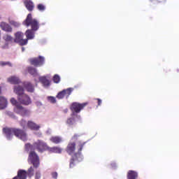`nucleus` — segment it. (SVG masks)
<instances>
[{"label":"nucleus","instance_id":"nucleus-1","mask_svg":"<svg viewBox=\"0 0 179 179\" xmlns=\"http://www.w3.org/2000/svg\"><path fill=\"white\" fill-rule=\"evenodd\" d=\"M85 144L86 143H82L80 141L77 143V146L75 142H71L68 144L66 148V152H67L68 155L71 156L69 164L70 169H73V167L76 166V163H79V162H82V160H83L81 152ZM76 148L78 152H75Z\"/></svg>","mask_w":179,"mask_h":179},{"label":"nucleus","instance_id":"nucleus-2","mask_svg":"<svg viewBox=\"0 0 179 179\" xmlns=\"http://www.w3.org/2000/svg\"><path fill=\"white\" fill-rule=\"evenodd\" d=\"M22 24L26 27H31V29H27L25 31V36L27 41L29 40H33L34 38L35 31H37L40 29V23L36 19H33L31 13L27 15L25 20L23 21Z\"/></svg>","mask_w":179,"mask_h":179},{"label":"nucleus","instance_id":"nucleus-3","mask_svg":"<svg viewBox=\"0 0 179 179\" xmlns=\"http://www.w3.org/2000/svg\"><path fill=\"white\" fill-rule=\"evenodd\" d=\"M3 132L8 139H12L14 135L16 138H18V139L23 141V142H26V141H27V133L22 129L3 128Z\"/></svg>","mask_w":179,"mask_h":179},{"label":"nucleus","instance_id":"nucleus-4","mask_svg":"<svg viewBox=\"0 0 179 179\" xmlns=\"http://www.w3.org/2000/svg\"><path fill=\"white\" fill-rule=\"evenodd\" d=\"M88 104V102H85L83 103L78 102L72 103L70 106V110L72 112L71 115H76V114H79V113H80V111L83 110V108L86 107V106H87Z\"/></svg>","mask_w":179,"mask_h":179},{"label":"nucleus","instance_id":"nucleus-5","mask_svg":"<svg viewBox=\"0 0 179 179\" xmlns=\"http://www.w3.org/2000/svg\"><path fill=\"white\" fill-rule=\"evenodd\" d=\"M34 148H35L38 152H40V153L48 150V145H47V143L41 140H38L34 143Z\"/></svg>","mask_w":179,"mask_h":179},{"label":"nucleus","instance_id":"nucleus-6","mask_svg":"<svg viewBox=\"0 0 179 179\" xmlns=\"http://www.w3.org/2000/svg\"><path fill=\"white\" fill-rule=\"evenodd\" d=\"M28 160H30L35 169H37L40 166V159L38 158V155H37L34 151H31L29 153Z\"/></svg>","mask_w":179,"mask_h":179},{"label":"nucleus","instance_id":"nucleus-7","mask_svg":"<svg viewBox=\"0 0 179 179\" xmlns=\"http://www.w3.org/2000/svg\"><path fill=\"white\" fill-rule=\"evenodd\" d=\"M45 61V59L43 56H39L38 57H34L29 59L31 65H34V66H42V65H44Z\"/></svg>","mask_w":179,"mask_h":179},{"label":"nucleus","instance_id":"nucleus-8","mask_svg":"<svg viewBox=\"0 0 179 179\" xmlns=\"http://www.w3.org/2000/svg\"><path fill=\"white\" fill-rule=\"evenodd\" d=\"M17 100L19 103L23 106H30V104H31V98L26 94L17 96Z\"/></svg>","mask_w":179,"mask_h":179},{"label":"nucleus","instance_id":"nucleus-9","mask_svg":"<svg viewBox=\"0 0 179 179\" xmlns=\"http://www.w3.org/2000/svg\"><path fill=\"white\" fill-rule=\"evenodd\" d=\"M24 34L20 31L15 33V43H17L20 45H26L27 44V39H23Z\"/></svg>","mask_w":179,"mask_h":179},{"label":"nucleus","instance_id":"nucleus-10","mask_svg":"<svg viewBox=\"0 0 179 179\" xmlns=\"http://www.w3.org/2000/svg\"><path fill=\"white\" fill-rule=\"evenodd\" d=\"M72 92H73V88H67L66 90H63L62 92H59L57 95L56 96L57 99H59V100H61L64 99V97H69L71 96Z\"/></svg>","mask_w":179,"mask_h":179},{"label":"nucleus","instance_id":"nucleus-11","mask_svg":"<svg viewBox=\"0 0 179 179\" xmlns=\"http://www.w3.org/2000/svg\"><path fill=\"white\" fill-rule=\"evenodd\" d=\"M14 111L16 114H20V115H29V110L24 108L22 105H18L17 107L14 108Z\"/></svg>","mask_w":179,"mask_h":179},{"label":"nucleus","instance_id":"nucleus-12","mask_svg":"<svg viewBox=\"0 0 179 179\" xmlns=\"http://www.w3.org/2000/svg\"><path fill=\"white\" fill-rule=\"evenodd\" d=\"M0 27L3 31H6V33H12L13 29L10 25L5 22H1L0 23Z\"/></svg>","mask_w":179,"mask_h":179},{"label":"nucleus","instance_id":"nucleus-13","mask_svg":"<svg viewBox=\"0 0 179 179\" xmlns=\"http://www.w3.org/2000/svg\"><path fill=\"white\" fill-rule=\"evenodd\" d=\"M13 92L14 93H15V94L17 95V97H19L20 96H23V94H24V89L20 85L15 86Z\"/></svg>","mask_w":179,"mask_h":179},{"label":"nucleus","instance_id":"nucleus-14","mask_svg":"<svg viewBox=\"0 0 179 179\" xmlns=\"http://www.w3.org/2000/svg\"><path fill=\"white\" fill-rule=\"evenodd\" d=\"M27 125L29 129H31V131H38V129H40V125L32 121H28Z\"/></svg>","mask_w":179,"mask_h":179},{"label":"nucleus","instance_id":"nucleus-15","mask_svg":"<svg viewBox=\"0 0 179 179\" xmlns=\"http://www.w3.org/2000/svg\"><path fill=\"white\" fill-rule=\"evenodd\" d=\"M24 5H25V7L27 8V10L29 12L33 11L34 9V3L31 1V0H26L24 1Z\"/></svg>","mask_w":179,"mask_h":179},{"label":"nucleus","instance_id":"nucleus-16","mask_svg":"<svg viewBox=\"0 0 179 179\" xmlns=\"http://www.w3.org/2000/svg\"><path fill=\"white\" fill-rule=\"evenodd\" d=\"M23 86L24 89H26L27 91L29 92V93H33L34 92V86L32 83L29 82H25L23 83Z\"/></svg>","mask_w":179,"mask_h":179},{"label":"nucleus","instance_id":"nucleus-17","mask_svg":"<svg viewBox=\"0 0 179 179\" xmlns=\"http://www.w3.org/2000/svg\"><path fill=\"white\" fill-rule=\"evenodd\" d=\"M8 107V100L3 96H0V110H4Z\"/></svg>","mask_w":179,"mask_h":179},{"label":"nucleus","instance_id":"nucleus-18","mask_svg":"<svg viewBox=\"0 0 179 179\" xmlns=\"http://www.w3.org/2000/svg\"><path fill=\"white\" fill-rule=\"evenodd\" d=\"M8 82L12 85H19L20 83V79L16 76H11L8 78Z\"/></svg>","mask_w":179,"mask_h":179},{"label":"nucleus","instance_id":"nucleus-19","mask_svg":"<svg viewBox=\"0 0 179 179\" xmlns=\"http://www.w3.org/2000/svg\"><path fill=\"white\" fill-rule=\"evenodd\" d=\"M39 81L45 87H48L50 85V80L47 79V78L44 76L39 77Z\"/></svg>","mask_w":179,"mask_h":179},{"label":"nucleus","instance_id":"nucleus-20","mask_svg":"<svg viewBox=\"0 0 179 179\" xmlns=\"http://www.w3.org/2000/svg\"><path fill=\"white\" fill-rule=\"evenodd\" d=\"M48 152L50 153H62V149L59 148V147H50L48 148Z\"/></svg>","mask_w":179,"mask_h":179},{"label":"nucleus","instance_id":"nucleus-21","mask_svg":"<svg viewBox=\"0 0 179 179\" xmlns=\"http://www.w3.org/2000/svg\"><path fill=\"white\" fill-rule=\"evenodd\" d=\"M50 141L52 143H55L56 145H58V143H61V142H62V138L61 136H52L50 138Z\"/></svg>","mask_w":179,"mask_h":179},{"label":"nucleus","instance_id":"nucleus-22","mask_svg":"<svg viewBox=\"0 0 179 179\" xmlns=\"http://www.w3.org/2000/svg\"><path fill=\"white\" fill-rule=\"evenodd\" d=\"M138 178V173L135 171H129L127 173V179Z\"/></svg>","mask_w":179,"mask_h":179},{"label":"nucleus","instance_id":"nucleus-23","mask_svg":"<svg viewBox=\"0 0 179 179\" xmlns=\"http://www.w3.org/2000/svg\"><path fill=\"white\" fill-rule=\"evenodd\" d=\"M8 23L14 27H19L20 26L19 22L11 20L10 17L8 18Z\"/></svg>","mask_w":179,"mask_h":179},{"label":"nucleus","instance_id":"nucleus-24","mask_svg":"<svg viewBox=\"0 0 179 179\" xmlns=\"http://www.w3.org/2000/svg\"><path fill=\"white\" fill-rule=\"evenodd\" d=\"M28 72L30 73V75H32L33 76H37V69L34 67H29L28 68Z\"/></svg>","mask_w":179,"mask_h":179},{"label":"nucleus","instance_id":"nucleus-25","mask_svg":"<svg viewBox=\"0 0 179 179\" xmlns=\"http://www.w3.org/2000/svg\"><path fill=\"white\" fill-rule=\"evenodd\" d=\"M75 118L73 117H70L66 120V124H68V125H69L70 127H72V125H75Z\"/></svg>","mask_w":179,"mask_h":179},{"label":"nucleus","instance_id":"nucleus-26","mask_svg":"<svg viewBox=\"0 0 179 179\" xmlns=\"http://www.w3.org/2000/svg\"><path fill=\"white\" fill-rule=\"evenodd\" d=\"M10 101L13 106H15V107H17V106H22L15 98H11Z\"/></svg>","mask_w":179,"mask_h":179},{"label":"nucleus","instance_id":"nucleus-27","mask_svg":"<svg viewBox=\"0 0 179 179\" xmlns=\"http://www.w3.org/2000/svg\"><path fill=\"white\" fill-rule=\"evenodd\" d=\"M3 40L8 43L9 41H12V40H13V38H12L9 34H6L3 36Z\"/></svg>","mask_w":179,"mask_h":179},{"label":"nucleus","instance_id":"nucleus-28","mask_svg":"<svg viewBox=\"0 0 179 179\" xmlns=\"http://www.w3.org/2000/svg\"><path fill=\"white\" fill-rule=\"evenodd\" d=\"M52 80L54 83H59V82H61V77H59L58 74H55L53 76Z\"/></svg>","mask_w":179,"mask_h":179},{"label":"nucleus","instance_id":"nucleus-29","mask_svg":"<svg viewBox=\"0 0 179 179\" xmlns=\"http://www.w3.org/2000/svg\"><path fill=\"white\" fill-rule=\"evenodd\" d=\"M27 175L29 177H33L34 176V169L31 166L28 169Z\"/></svg>","mask_w":179,"mask_h":179},{"label":"nucleus","instance_id":"nucleus-30","mask_svg":"<svg viewBox=\"0 0 179 179\" xmlns=\"http://www.w3.org/2000/svg\"><path fill=\"white\" fill-rule=\"evenodd\" d=\"M37 8L38 10H41V12H44V10H45V6H44V4H38Z\"/></svg>","mask_w":179,"mask_h":179},{"label":"nucleus","instance_id":"nucleus-31","mask_svg":"<svg viewBox=\"0 0 179 179\" xmlns=\"http://www.w3.org/2000/svg\"><path fill=\"white\" fill-rule=\"evenodd\" d=\"M20 125L23 128V129H26V125H27V122L24 120H22L20 122Z\"/></svg>","mask_w":179,"mask_h":179},{"label":"nucleus","instance_id":"nucleus-32","mask_svg":"<svg viewBox=\"0 0 179 179\" xmlns=\"http://www.w3.org/2000/svg\"><path fill=\"white\" fill-rule=\"evenodd\" d=\"M48 100L52 104H55V103H57V99H55V97L54 96H48Z\"/></svg>","mask_w":179,"mask_h":179},{"label":"nucleus","instance_id":"nucleus-33","mask_svg":"<svg viewBox=\"0 0 179 179\" xmlns=\"http://www.w3.org/2000/svg\"><path fill=\"white\" fill-rule=\"evenodd\" d=\"M0 65L1 66H5V65H8V66H12V64L9 62H0Z\"/></svg>","mask_w":179,"mask_h":179},{"label":"nucleus","instance_id":"nucleus-34","mask_svg":"<svg viewBox=\"0 0 179 179\" xmlns=\"http://www.w3.org/2000/svg\"><path fill=\"white\" fill-rule=\"evenodd\" d=\"M31 148H33V145H31L30 143H27L25 145V150H27V152H29V150H30Z\"/></svg>","mask_w":179,"mask_h":179},{"label":"nucleus","instance_id":"nucleus-35","mask_svg":"<svg viewBox=\"0 0 179 179\" xmlns=\"http://www.w3.org/2000/svg\"><path fill=\"white\" fill-rule=\"evenodd\" d=\"M41 178V173H40V171H37L35 173V179H40Z\"/></svg>","mask_w":179,"mask_h":179},{"label":"nucleus","instance_id":"nucleus-36","mask_svg":"<svg viewBox=\"0 0 179 179\" xmlns=\"http://www.w3.org/2000/svg\"><path fill=\"white\" fill-rule=\"evenodd\" d=\"M52 178L57 179V177H58V173L57 172L52 173Z\"/></svg>","mask_w":179,"mask_h":179},{"label":"nucleus","instance_id":"nucleus-37","mask_svg":"<svg viewBox=\"0 0 179 179\" xmlns=\"http://www.w3.org/2000/svg\"><path fill=\"white\" fill-rule=\"evenodd\" d=\"M96 100H97V101H98V106H101V99H96Z\"/></svg>","mask_w":179,"mask_h":179},{"label":"nucleus","instance_id":"nucleus-38","mask_svg":"<svg viewBox=\"0 0 179 179\" xmlns=\"http://www.w3.org/2000/svg\"><path fill=\"white\" fill-rule=\"evenodd\" d=\"M73 138H78V135H76V134L74 135V136H73Z\"/></svg>","mask_w":179,"mask_h":179},{"label":"nucleus","instance_id":"nucleus-39","mask_svg":"<svg viewBox=\"0 0 179 179\" xmlns=\"http://www.w3.org/2000/svg\"><path fill=\"white\" fill-rule=\"evenodd\" d=\"M64 113H68V109L64 110Z\"/></svg>","mask_w":179,"mask_h":179},{"label":"nucleus","instance_id":"nucleus-40","mask_svg":"<svg viewBox=\"0 0 179 179\" xmlns=\"http://www.w3.org/2000/svg\"><path fill=\"white\" fill-rule=\"evenodd\" d=\"M1 19H2V16H1V14H0V20H1Z\"/></svg>","mask_w":179,"mask_h":179},{"label":"nucleus","instance_id":"nucleus-41","mask_svg":"<svg viewBox=\"0 0 179 179\" xmlns=\"http://www.w3.org/2000/svg\"><path fill=\"white\" fill-rule=\"evenodd\" d=\"M1 30H0V40H1Z\"/></svg>","mask_w":179,"mask_h":179},{"label":"nucleus","instance_id":"nucleus-42","mask_svg":"<svg viewBox=\"0 0 179 179\" xmlns=\"http://www.w3.org/2000/svg\"><path fill=\"white\" fill-rule=\"evenodd\" d=\"M22 51H24V48H22Z\"/></svg>","mask_w":179,"mask_h":179},{"label":"nucleus","instance_id":"nucleus-43","mask_svg":"<svg viewBox=\"0 0 179 179\" xmlns=\"http://www.w3.org/2000/svg\"><path fill=\"white\" fill-rule=\"evenodd\" d=\"M0 94H1V87H0Z\"/></svg>","mask_w":179,"mask_h":179},{"label":"nucleus","instance_id":"nucleus-44","mask_svg":"<svg viewBox=\"0 0 179 179\" xmlns=\"http://www.w3.org/2000/svg\"><path fill=\"white\" fill-rule=\"evenodd\" d=\"M13 118H15V116H13Z\"/></svg>","mask_w":179,"mask_h":179}]
</instances>
